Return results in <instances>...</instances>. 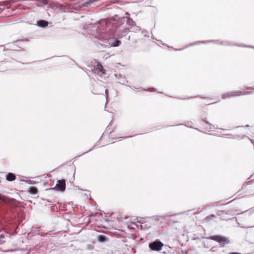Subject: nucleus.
<instances>
[{"mask_svg":"<svg viewBox=\"0 0 254 254\" xmlns=\"http://www.w3.org/2000/svg\"><path fill=\"white\" fill-rule=\"evenodd\" d=\"M121 43V42L119 40H115L114 41V43L113 45V46L114 47H117L119 46Z\"/></svg>","mask_w":254,"mask_h":254,"instance_id":"nucleus-14","label":"nucleus"},{"mask_svg":"<svg viewBox=\"0 0 254 254\" xmlns=\"http://www.w3.org/2000/svg\"><path fill=\"white\" fill-rule=\"evenodd\" d=\"M115 126L113 124H110L106 127L105 132L108 134H111L114 131Z\"/></svg>","mask_w":254,"mask_h":254,"instance_id":"nucleus-6","label":"nucleus"},{"mask_svg":"<svg viewBox=\"0 0 254 254\" xmlns=\"http://www.w3.org/2000/svg\"><path fill=\"white\" fill-rule=\"evenodd\" d=\"M56 188L58 190L63 191L65 189V181L64 180L62 179L61 180H58L57 182V184L56 186Z\"/></svg>","mask_w":254,"mask_h":254,"instance_id":"nucleus-4","label":"nucleus"},{"mask_svg":"<svg viewBox=\"0 0 254 254\" xmlns=\"http://www.w3.org/2000/svg\"><path fill=\"white\" fill-rule=\"evenodd\" d=\"M203 121L204 122L205 124L203 125V128L207 131H211L213 129H215V127L213 125L209 123L207 121L204 119H203Z\"/></svg>","mask_w":254,"mask_h":254,"instance_id":"nucleus-5","label":"nucleus"},{"mask_svg":"<svg viewBox=\"0 0 254 254\" xmlns=\"http://www.w3.org/2000/svg\"><path fill=\"white\" fill-rule=\"evenodd\" d=\"M39 24L42 27H46L48 25V22L46 21L41 20L39 21Z\"/></svg>","mask_w":254,"mask_h":254,"instance_id":"nucleus-12","label":"nucleus"},{"mask_svg":"<svg viewBox=\"0 0 254 254\" xmlns=\"http://www.w3.org/2000/svg\"><path fill=\"white\" fill-rule=\"evenodd\" d=\"M211 239L222 244L223 246L229 243V241L226 238L219 235L212 236Z\"/></svg>","mask_w":254,"mask_h":254,"instance_id":"nucleus-3","label":"nucleus"},{"mask_svg":"<svg viewBox=\"0 0 254 254\" xmlns=\"http://www.w3.org/2000/svg\"><path fill=\"white\" fill-rule=\"evenodd\" d=\"M215 217V215H213V214H212V215H209L208 216H207L206 217H205L204 219H203V221L204 222H206V223H209L211 222V219L213 217Z\"/></svg>","mask_w":254,"mask_h":254,"instance_id":"nucleus-11","label":"nucleus"},{"mask_svg":"<svg viewBox=\"0 0 254 254\" xmlns=\"http://www.w3.org/2000/svg\"><path fill=\"white\" fill-rule=\"evenodd\" d=\"M248 93H249V92H246L245 91H232V92H227V93L222 94V98L223 99H226V98H230V97H232L244 95H246Z\"/></svg>","mask_w":254,"mask_h":254,"instance_id":"nucleus-1","label":"nucleus"},{"mask_svg":"<svg viewBox=\"0 0 254 254\" xmlns=\"http://www.w3.org/2000/svg\"><path fill=\"white\" fill-rule=\"evenodd\" d=\"M29 191L32 194H36L38 192V190L34 187H30L29 188Z\"/></svg>","mask_w":254,"mask_h":254,"instance_id":"nucleus-10","label":"nucleus"},{"mask_svg":"<svg viewBox=\"0 0 254 254\" xmlns=\"http://www.w3.org/2000/svg\"><path fill=\"white\" fill-rule=\"evenodd\" d=\"M98 240L101 242H103L106 240V238L104 235H100L98 236Z\"/></svg>","mask_w":254,"mask_h":254,"instance_id":"nucleus-13","label":"nucleus"},{"mask_svg":"<svg viewBox=\"0 0 254 254\" xmlns=\"http://www.w3.org/2000/svg\"><path fill=\"white\" fill-rule=\"evenodd\" d=\"M5 178L7 181L11 182L14 181L16 179V176L12 173H8L6 175Z\"/></svg>","mask_w":254,"mask_h":254,"instance_id":"nucleus-7","label":"nucleus"},{"mask_svg":"<svg viewBox=\"0 0 254 254\" xmlns=\"http://www.w3.org/2000/svg\"><path fill=\"white\" fill-rule=\"evenodd\" d=\"M0 200H2L5 203H10L12 200V199H10L3 195H1V194H0Z\"/></svg>","mask_w":254,"mask_h":254,"instance_id":"nucleus-9","label":"nucleus"},{"mask_svg":"<svg viewBox=\"0 0 254 254\" xmlns=\"http://www.w3.org/2000/svg\"><path fill=\"white\" fill-rule=\"evenodd\" d=\"M96 70L103 74H105L106 72V70L104 68L103 66L99 62H98L97 64Z\"/></svg>","mask_w":254,"mask_h":254,"instance_id":"nucleus-8","label":"nucleus"},{"mask_svg":"<svg viewBox=\"0 0 254 254\" xmlns=\"http://www.w3.org/2000/svg\"><path fill=\"white\" fill-rule=\"evenodd\" d=\"M164 244L159 240H156L149 244V248L152 251H160L162 250Z\"/></svg>","mask_w":254,"mask_h":254,"instance_id":"nucleus-2","label":"nucleus"}]
</instances>
